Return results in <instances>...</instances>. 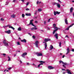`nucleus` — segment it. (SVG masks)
I'll return each mask as SVG.
<instances>
[{"label": "nucleus", "mask_w": 74, "mask_h": 74, "mask_svg": "<svg viewBox=\"0 0 74 74\" xmlns=\"http://www.w3.org/2000/svg\"><path fill=\"white\" fill-rule=\"evenodd\" d=\"M74 25V23H73L72 25H71L66 29V30H69V28H70V27H72V26H73Z\"/></svg>", "instance_id": "nucleus-7"}, {"label": "nucleus", "mask_w": 74, "mask_h": 74, "mask_svg": "<svg viewBox=\"0 0 74 74\" xmlns=\"http://www.w3.org/2000/svg\"><path fill=\"white\" fill-rule=\"evenodd\" d=\"M64 56H65V55H63L62 56V58H64Z\"/></svg>", "instance_id": "nucleus-50"}, {"label": "nucleus", "mask_w": 74, "mask_h": 74, "mask_svg": "<svg viewBox=\"0 0 74 74\" xmlns=\"http://www.w3.org/2000/svg\"><path fill=\"white\" fill-rule=\"evenodd\" d=\"M39 2V1H37L36 2V4L37 5H38V4Z\"/></svg>", "instance_id": "nucleus-40"}, {"label": "nucleus", "mask_w": 74, "mask_h": 74, "mask_svg": "<svg viewBox=\"0 0 74 74\" xmlns=\"http://www.w3.org/2000/svg\"><path fill=\"white\" fill-rule=\"evenodd\" d=\"M21 42H26L27 41H26V40L24 39L23 40H21Z\"/></svg>", "instance_id": "nucleus-16"}, {"label": "nucleus", "mask_w": 74, "mask_h": 74, "mask_svg": "<svg viewBox=\"0 0 74 74\" xmlns=\"http://www.w3.org/2000/svg\"><path fill=\"white\" fill-rule=\"evenodd\" d=\"M8 58H9L8 61H10L11 60H10V57L9 56H8Z\"/></svg>", "instance_id": "nucleus-36"}, {"label": "nucleus", "mask_w": 74, "mask_h": 74, "mask_svg": "<svg viewBox=\"0 0 74 74\" xmlns=\"http://www.w3.org/2000/svg\"><path fill=\"white\" fill-rule=\"evenodd\" d=\"M22 18H24L25 17V14H22Z\"/></svg>", "instance_id": "nucleus-29"}, {"label": "nucleus", "mask_w": 74, "mask_h": 74, "mask_svg": "<svg viewBox=\"0 0 74 74\" xmlns=\"http://www.w3.org/2000/svg\"><path fill=\"white\" fill-rule=\"evenodd\" d=\"M17 45H21V44H20L19 42H17Z\"/></svg>", "instance_id": "nucleus-34"}, {"label": "nucleus", "mask_w": 74, "mask_h": 74, "mask_svg": "<svg viewBox=\"0 0 74 74\" xmlns=\"http://www.w3.org/2000/svg\"><path fill=\"white\" fill-rule=\"evenodd\" d=\"M36 46V47H38V44H35Z\"/></svg>", "instance_id": "nucleus-46"}, {"label": "nucleus", "mask_w": 74, "mask_h": 74, "mask_svg": "<svg viewBox=\"0 0 74 74\" xmlns=\"http://www.w3.org/2000/svg\"><path fill=\"white\" fill-rule=\"evenodd\" d=\"M26 11H29V8H27L26 9Z\"/></svg>", "instance_id": "nucleus-45"}, {"label": "nucleus", "mask_w": 74, "mask_h": 74, "mask_svg": "<svg viewBox=\"0 0 74 74\" xmlns=\"http://www.w3.org/2000/svg\"><path fill=\"white\" fill-rule=\"evenodd\" d=\"M37 14V11H36L35 13V15Z\"/></svg>", "instance_id": "nucleus-62"}, {"label": "nucleus", "mask_w": 74, "mask_h": 74, "mask_svg": "<svg viewBox=\"0 0 74 74\" xmlns=\"http://www.w3.org/2000/svg\"><path fill=\"white\" fill-rule=\"evenodd\" d=\"M66 71L67 72V73H68V74H72V73H71V72L70 71H71V70L69 69H67L66 70Z\"/></svg>", "instance_id": "nucleus-8"}, {"label": "nucleus", "mask_w": 74, "mask_h": 74, "mask_svg": "<svg viewBox=\"0 0 74 74\" xmlns=\"http://www.w3.org/2000/svg\"><path fill=\"white\" fill-rule=\"evenodd\" d=\"M41 1H40L39 2L38 4H41Z\"/></svg>", "instance_id": "nucleus-55"}, {"label": "nucleus", "mask_w": 74, "mask_h": 74, "mask_svg": "<svg viewBox=\"0 0 74 74\" xmlns=\"http://www.w3.org/2000/svg\"><path fill=\"white\" fill-rule=\"evenodd\" d=\"M59 44L60 47H61V44H62V43H61V42H60Z\"/></svg>", "instance_id": "nucleus-38"}, {"label": "nucleus", "mask_w": 74, "mask_h": 74, "mask_svg": "<svg viewBox=\"0 0 74 74\" xmlns=\"http://www.w3.org/2000/svg\"><path fill=\"white\" fill-rule=\"evenodd\" d=\"M32 38H33V39H35L36 38V36H32Z\"/></svg>", "instance_id": "nucleus-35"}, {"label": "nucleus", "mask_w": 74, "mask_h": 74, "mask_svg": "<svg viewBox=\"0 0 74 74\" xmlns=\"http://www.w3.org/2000/svg\"><path fill=\"white\" fill-rule=\"evenodd\" d=\"M25 15L26 16H31V14L30 13H29V14H27V13H26L25 14Z\"/></svg>", "instance_id": "nucleus-20"}, {"label": "nucleus", "mask_w": 74, "mask_h": 74, "mask_svg": "<svg viewBox=\"0 0 74 74\" xmlns=\"http://www.w3.org/2000/svg\"><path fill=\"white\" fill-rule=\"evenodd\" d=\"M34 21V20L32 19L31 20H30L29 23L28 25H31L32 26H34V27H36V26L34 25V24H33V21Z\"/></svg>", "instance_id": "nucleus-2"}, {"label": "nucleus", "mask_w": 74, "mask_h": 74, "mask_svg": "<svg viewBox=\"0 0 74 74\" xmlns=\"http://www.w3.org/2000/svg\"><path fill=\"white\" fill-rule=\"evenodd\" d=\"M62 70L63 71H65L66 70H65L64 69H62Z\"/></svg>", "instance_id": "nucleus-52"}, {"label": "nucleus", "mask_w": 74, "mask_h": 74, "mask_svg": "<svg viewBox=\"0 0 74 74\" xmlns=\"http://www.w3.org/2000/svg\"><path fill=\"white\" fill-rule=\"evenodd\" d=\"M35 23H38V22H37V21H35Z\"/></svg>", "instance_id": "nucleus-63"}, {"label": "nucleus", "mask_w": 74, "mask_h": 74, "mask_svg": "<svg viewBox=\"0 0 74 74\" xmlns=\"http://www.w3.org/2000/svg\"><path fill=\"white\" fill-rule=\"evenodd\" d=\"M38 41H36L35 42V44H38Z\"/></svg>", "instance_id": "nucleus-32"}, {"label": "nucleus", "mask_w": 74, "mask_h": 74, "mask_svg": "<svg viewBox=\"0 0 74 74\" xmlns=\"http://www.w3.org/2000/svg\"><path fill=\"white\" fill-rule=\"evenodd\" d=\"M11 17L13 18H15V14H13L11 15Z\"/></svg>", "instance_id": "nucleus-19"}, {"label": "nucleus", "mask_w": 74, "mask_h": 74, "mask_svg": "<svg viewBox=\"0 0 74 74\" xmlns=\"http://www.w3.org/2000/svg\"><path fill=\"white\" fill-rule=\"evenodd\" d=\"M36 55H37V56H42V54L41 53H36Z\"/></svg>", "instance_id": "nucleus-5"}, {"label": "nucleus", "mask_w": 74, "mask_h": 74, "mask_svg": "<svg viewBox=\"0 0 74 74\" xmlns=\"http://www.w3.org/2000/svg\"><path fill=\"white\" fill-rule=\"evenodd\" d=\"M48 69H50V70H52L54 69V67L51 66H48Z\"/></svg>", "instance_id": "nucleus-10"}, {"label": "nucleus", "mask_w": 74, "mask_h": 74, "mask_svg": "<svg viewBox=\"0 0 74 74\" xmlns=\"http://www.w3.org/2000/svg\"><path fill=\"white\" fill-rule=\"evenodd\" d=\"M57 5L58 8H60V4L58 3Z\"/></svg>", "instance_id": "nucleus-23"}, {"label": "nucleus", "mask_w": 74, "mask_h": 74, "mask_svg": "<svg viewBox=\"0 0 74 74\" xmlns=\"http://www.w3.org/2000/svg\"><path fill=\"white\" fill-rule=\"evenodd\" d=\"M21 30H22V29H21V27H19L18 29V31H21Z\"/></svg>", "instance_id": "nucleus-25"}, {"label": "nucleus", "mask_w": 74, "mask_h": 74, "mask_svg": "<svg viewBox=\"0 0 74 74\" xmlns=\"http://www.w3.org/2000/svg\"><path fill=\"white\" fill-rule=\"evenodd\" d=\"M4 71V73H6V72H8L9 71L8 70H5Z\"/></svg>", "instance_id": "nucleus-24"}, {"label": "nucleus", "mask_w": 74, "mask_h": 74, "mask_svg": "<svg viewBox=\"0 0 74 74\" xmlns=\"http://www.w3.org/2000/svg\"><path fill=\"white\" fill-rule=\"evenodd\" d=\"M54 15H56V11H54Z\"/></svg>", "instance_id": "nucleus-31"}, {"label": "nucleus", "mask_w": 74, "mask_h": 74, "mask_svg": "<svg viewBox=\"0 0 74 74\" xmlns=\"http://www.w3.org/2000/svg\"><path fill=\"white\" fill-rule=\"evenodd\" d=\"M23 2H24V0H21Z\"/></svg>", "instance_id": "nucleus-64"}, {"label": "nucleus", "mask_w": 74, "mask_h": 74, "mask_svg": "<svg viewBox=\"0 0 74 74\" xmlns=\"http://www.w3.org/2000/svg\"><path fill=\"white\" fill-rule=\"evenodd\" d=\"M56 13L58 15L59 14H60V12H58V11L56 12Z\"/></svg>", "instance_id": "nucleus-28"}, {"label": "nucleus", "mask_w": 74, "mask_h": 74, "mask_svg": "<svg viewBox=\"0 0 74 74\" xmlns=\"http://www.w3.org/2000/svg\"><path fill=\"white\" fill-rule=\"evenodd\" d=\"M11 31L10 30H9L8 31H6L5 32L6 33H7V34H10L11 33Z\"/></svg>", "instance_id": "nucleus-11"}, {"label": "nucleus", "mask_w": 74, "mask_h": 74, "mask_svg": "<svg viewBox=\"0 0 74 74\" xmlns=\"http://www.w3.org/2000/svg\"><path fill=\"white\" fill-rule=\"evenodd\" d=\"M3 56H5L6 55V54L3 53Z\"/></svg>", "instance_id": "nucleus-47"}, {"label": "nucleus", "mask_w": 74, "mask_h": 74, "mask_svg": "<svg viewBox=\"0 0 74 74\" xmlns=\"http://www.w3.org/2000/svg\"><path fill=\"white\" fill-rule=\"evenodd\" d=\"M62 64H64L62 65L63 67H64V68L66 69V66H64V65L65 66H66V65H67V63H64V62H63V63Z\"/></svg>", "instance_id": "nucleus-12"}, {"label": "nucleus", "mask_w": 74, "mask_h": 74, "mask_svg": "<svg viewBox=\"0 0 74 74\" xmlns=\"http://www.w3.org/2000/svg\"><path fill=\"white\" fill-rule=\"evenodd\" d=\"M8 70H10L11 69H12V67L9 68H8Z\"/></svg>", "instance_id": "nucleus-42"}, {"label": "nucleus", "mask_w": 74, "mask_h": 74, "mask_svg": "<svg viewBox=\"0 0 74 74\" xmlns=\"http://www.w3.org/2000/svg\"><path fill=\"white\" fill-rule=\"evenodd\" d=\"M73 7H72L70 9V11L71 12H73Z\"/></svg>", "instance_id": "nucleus-21"}, {"label": "nucleus", "mask_w": 74, "mask_h": 74, "mask_svg": "<svg viewBox=\"0 0 74 74\" xmlns=\"http://www.w3.org/2000/svg\"><path fill=\"white\" fill-rule=\"evenodd\" d=\"M3 42L5 46H8V43L5 40H4L3 41Z\"/></svg>", "instance_id": "nucleus-3"}, {"label": "nucleus", "mask_w": 74, "mask_h": 74, "mask_svg": "<svg viewBox=\"0 0 74 74\" xmlns=\"http://www.w3.org/2000/svg\"><path fill=\"white\" fill-rule=\"evenodd\" d=\"M45 42H43V43H45V49H47V42L51 41V39L49 38H45L44 40Z\"/></svg>", "instance_id": "nucleus-1"}, {"label": "nucleus", "mask_w": 74, "mask_h": 74, "mask_svg": "<svg viewBox=\"0 0 74 74\" xmlns=\"http://www.w3.org/2000/svg\"><path fill=\"white\" fill-rule=\"evenodd\" d=\"M53 27L54 29H58V27H56V25L55 24H53Z\"/></svg>", "instance_id": "nucleus-6"}, {"label": "nucleus", "mask_w": 74, "mask_h": 74, "mask_svg": "<svg viewBox=\"0 0 74 74\" xmlns=\"http://www.w3.org/2000/svg\"><path fill=\"white\" fill-rule=\"evenodd\" d=\"M47 29L48 30H50V29L49 28H48Z\"/></svg>", "instance_id": "nucleus-61"}, {"label": "nucleus", "mask_w": 74, "mask_h": 74, "mask_svg": "<svg viewBox=\"0 0 74 74\" xmlns=\"http://www.w3.org/2000/svg\"><path fill=\"white\" fill-rule=\"evenodd\" d=\"M42 64H43V63H41L40 64H39L38 65V67H40V65H42Z\"/></svg>", "instance_id": "nucleus-26"}, {"label": "nucleus", "mask_w": 74, "mask_h": 74, "mask_svg": "<svg viewBox=\"0 0 74 74\" xmlns=\"http://www.w3.org/2000/svg\"><path fill=\"white\" fill-rule=\"evenodd\" d=\"M66 37H67V38H69V36H68L67 35H66V36L65 37V38H66Z\"/></svg>", "instance_id": "nucleus-51"}, {"label": "nucleus", "mask_w": 74, "mask_h": 74, "mask_svg": "<svg viewBox=\"0 0 74 74\" xmlns=\"http://www.w3.org/2000/svg\"><path fill=\"white\" fill-rule=\"evenodd\" d=\"M1 20L2 21H4V19H3V18H1Z\"/></svg>", "instance_id": "nucleus-39"}, {"label": "nucleus", "mask_w": 74, "mask_h": 74, "mask_svg": "<svg viewBox=\"0 0 74 74\" xmlns=\"http://www.w3.org/2000/svg\"><path fill=\"white\" fill-rule=\"evenodd\" d=\"M27 55V53L26 52H25L23 53V54L21 55V56L23 57V58H25V55Z\"/></svg>", "instance_id": "nucleus-4"}, {"label": "nucleus", "mask_w": 74, "mask_h": 74, "mask_svg": "<svg viewBox=\"0 0 74 74\" xmlns=\"http://www.w3.org/2000/svg\"><path fill=\"white\" fill-rule=\"evenodd\" d=\"M6 26L8 27V26H10V25H6Z\"/></svg>", "instance_id": "nucleus-59"}, {"label": "nucleus", "mask_w": 74, "mask_h": 74, "mask_svg": "<svg viewBox=\"0 0 74 74\" xmlns=\"http://www.w3.org/2000/svg\"><path fill=\"white\" fill-rule=\"evenodd\" d=\"M37 28L36 27H32L31 28V30H37Z\"/></svg>", "instance_id": "nucleus-17"}, {"label": "nucleus", "mask_w": 74, "mask_h": 74, "mask_svg": "<svg viewBox=\"0 0 74 74\" xmlns=\"http://www.w3.org/2000/svg\"><path fill=\"white\" fill-rule=\"evenodd\" d=\"M27 65H29V63H27Z\"/></svg>", "instance_id": "nucleus-53"}, {"label": "nucleus", "mask_w": 74, "mask_h": 74, "mask_svg": "<svg viewBox=\"0 0 74 74\" xmlns=\"http://www.w3.org/2000/svg\"><path fill=\"white\" fill-rule=\"evenodd\" d=\"M71 50L72 52H74V49H72Z\"/></svg>", "instance_id": "nucleus-56"}, {"label": "nucleus", "mask_w": 74, "mask_h": 74, "mask_svg": "<svg viewBox=\"0 0 74 74\" xmlns=\"http://www.w3.org/2000/svg\"><path fill=\"white\" fill-rule=\"evenodd\" d=\"M58 4V3H57L56 2H55V3H54V5H55V4Z\"/></svg>", "instance_id": "nucleus-48"}, {"label": "nucleus", "mask_w": 74, "mask_h": 74, "mask_svg": "<svg viewBox=\"0 0 74 74\" xmlns=\"http://www.w3.org/2000/svg\"><path fill=\"white\" fill-rule=\"evenodd\" d=\"M59 63H60H60H62V64L63 63V62L62 61H59Z\"/></svg>", "instance_id": "nucleus-33"}, {"label": "nucleus", "mask_w": 74, "mask_h": 74, "mask_svg": "<svg viewBox=\"0 0 74 74\" xmlns=\"http://www.w3.org/2000/svg\"><path fill=\"white\" fill-rule=\"evenodd\" d=\"M66 50L67 51V52L66 53V55H67V54H69L70 52V49H69V48H67Z\"/></svg>", "instance_id": "nucleus-13"}, {"label": "nucleus", "mask_w": 74, "mask_h": 74, "mask_svg": "<svg viewBox=\"0 0 74 74\" xmlns=\"http://www.w3.org/2000/svg\"><path fill=\"white\" fill-rule=\"evenodd\" d=\"M55 29L53 32V34H54L55 32L58 30V29Z\"/></svg>", "instance_id": "nucleus-15"}, {"label": "nucleus", "mask_w": 74, "mask_h": 74, "mask_svg": "<svg viewBox=\"0 0 74 74\" xmlns=\"http://www.w3.org/2000/svg\"><path fill=\"white\" fill-rule=\"evenodd\" d=\"M29 2H27V4H26V5H29Z\"/></svg>", "instance_id": "nucleus-43"}, {"label": "nucleus", "mask_w": 74, "mask_h": 74, "mask_svg": "<svg viewBox=\"0 0 74 74\" xmlns=\"http://www.w3.org/2000/svg\"><path fill=\"white\" fill-rule=\"evenodd\" d=\"M53 49V46L52 45H50V50H51L52 49Z\"/></svg>", "instance_id": "nucleus-18"}, {"label": "nucleus", "mask_w": 74, "mask_h": 74, "mask_svg": "<svg viewBox=\"0 0 74 74\" xmlns=\"http://www.w3.org/2000/svg\"><path fill=\"white\" fill-rule=\"evenodd\" d=\"M64 21L65 23H66V25H68V24L69 23H68V21L67 20V18H66L65 19H64Z\"/></svg>", "instance_id": "nucleus-9"}, {"label": "nucleus", "mask_w": 74, "mask_h": 74, "mask_svg": "<svg viewBox=\"0 0 74 74\" xmlns=\"http://www.w3.org/2000/svg\"><path fill=\"white\" fill-rule=\"evenodd\" d=\"M28 34H29V35H30V36H32V35L31 34H30V33H28Z\"/></svg>", "instance_id": "nucleus-58"}, {"label": "nucleus", "mask_w": 74, "mask_h": 74, "mask_svg": "<svg viewBox=\"0 0 74 74\" xmlns=\"http://www.w3.org/2000/svg\"><path fill=\"white\" fill-rule=\"evenodd\" d=\"M42 11V10H41V9L40 8L38 9V11L39 12H41V11Z\"/></svg>", "instance_id": "nucleus-27"}, {"label": "nucleus", "mask_w": 74, "mask_h": 74, "mask_svg": "<svg viewBox=\"0 0 74 74\" xmlns=\"http://www.w3.org/2000/svg\"><path fill=\"white\" fill-rule=\"evenodd\" d=\"M44 24H45V25L46 24V21H45L44 22Z\"/></svg>", "instance_id": "nucleus-54"}, {"label": "nucleus", "mask_w": 74, "mask_h": 74, "mask_svg": "<svg viewBox=\"0 0 74 74\" xmlns=\"http://www.w3.org/2000/svg\"><path fill=\"white\" fill-rule=\"evenodd\" d=\"M54 36L56 37V39H58V34H56Z\"/></svg>", "instance_id": "nucleus-14"}, {"label": "nucleus", "mask_w": 74, "mask_h": 74, "mask_svg": "<svg viewBox=\"0 0 74 74\" xmlns=\"http://www.w3.org/2000/svg\"><path fill=\"white\" fill-rule=\"evenodd\" d=\"M9 28H11V29H12L13 30H15V28L12 26H9Z\"/></svg>", "instance_id": "nucleus-22"}, {"label": "nucleus", "mask_w": 74, "mask_h": 74, "mask_svg": "<svg viewBox=\"0 0 74 74\" xmlns=\"http://www.w3.org/2000/svg\"><path fill=\"white\" fill-rule=\"evenodd\" d=\"M16 1V0H13V3H15Z\"/></svg>", "instance_id": "nucleus-49"}, {"label": "nucleus", "mask_w": 74, "mask_h": 74, "mask_svg": "<svg viewBox=\"0 0 74 74\" xmlns=\"http://www.w3.org/2000/svg\"><path fill=\"white\" fill-rule=\"evenodd\" d=\"M21 63H22V61H21V60H20V61Z\"/></svg>", "instance_id": "nucleus-60"}, {"label": "nucleus", "mask_w": 74, "mask_h": 74, "mask_svg": "<svg viewBox=\"0 0 74 74\" xmlns=\"http://www.w3.org/2000/svg\"><path fill=\"white\" fill-rule=\"evenodd\" d=\"M51 18H50L48 20V22H50V21H51Z\"/></svg>", "instance_id": "nucleus-41"}, {"label": "nucleus", "mask_w": 74, "mask_h": 74, "mask_svg": "<svg viewBox=\"0 0 74 74\" xmlns=\"http://www.w3.org/2000/svg\"><path fill=\"white\" fill-rule=\"evenodd\" d=\"M62 73L63 74H65L66 73L65 72H63Z\"/></svg>", "instance_id": "nucleus-57"}, {"label": "nucleus", "mask_w": 74, "mask_h": 74, "mask_svg": "<svg viewBox=\"0 0 74 74\" xmlns=\"http://www.w3.org/2000/svg\"><path fill=\"white\" fill-rule=\"evenodd\" d=\"M57 0L58 1H59V2L60 3H62V2H61V1L60 0Z\"/></svg>", "instance_id": "nucleus-44"}, {"label": "nucleus", "mask_w": 74, "mask_h": 74, "mask_svg": "<svg viewBox=\"0 0 74 74\" xmlns=\"http://www.w3.org/2000/svg\"><path fill=\"white\" fill-rule=\"evenodd\" d=\"M9 2H6V4H5V5H8V4Z\"/></svg>", "instance_id": "nucleus-37"}, {"label": "nucleus", "mask_w": 74, "mask_h": 74, "mask_svg": "<svg viewBox=\"0 0 74 74\" xmlns=\"http://www.w3.org/2000/svg\"><path fill=\"white\" fill-rule=\"evenodd\" d=\"M39 63H45V62H44L42 61H39Z\"/></svg>", "instance_id": "nucleus-30"}]
</instances>
